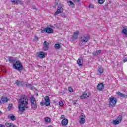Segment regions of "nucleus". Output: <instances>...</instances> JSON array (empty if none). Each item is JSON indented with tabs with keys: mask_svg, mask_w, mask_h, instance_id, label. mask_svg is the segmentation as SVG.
<instances>
[{
	"mask_svg": "<svg viewBox=\"0 0 127 127\" xmlns=\"http://www.w3.org/2000/svg\"><path fill=\"white\" fill-rule=\"evenodd\" d=\"M98 2L100 4H103V3L105 2V0H98Z\"/></svg>",
	"mask_w": 127,
	"mask_h": 127,
	"instance_id": "cd10ccee",
	"label": "nucleus"
},
{
	"mask_svg": "<svg viewBox=\"0 0 127 127\" xmlns=\"http://www.w3.org/2000/svg\"><path fill=\"white\" fill-rule=\"evenodd\" d=\"M41 32H42V33H43L44 32H46V33L50 34V33H53L54 30H53L52 28L50 27H46L41 30Z\"/></svg>",
	"mask_w": 127,
	"mask_h": 127,
	"instance_id": "0eeeda50",
	"label": "nucleus"
},
{
	"mask_svg": "<svg viewBox=\"0 0 127 127\" xmlns=\"http://www.w3.org/2000/svg\"><path fill=\"white\" fill-rule=\"evenodd\" d=\"M48 127H53V126H52V125H50L48 126Z\"/></svg>",
	"mask_w": 127,
	"mask_h": 127,
	"instance_id": "de8ad7c7",
	"label": "nucleus"
},
{
	"mask_svg": "<svg viewBox=\"0 0 127 127\" xmlns=\"http://www.w3.org/2000/svg\"><path fill=\"white\" fill-rule=\"evenodd\" d=\"M61 15L62 17H63L64 18H65V17H66V15L64 13H62Z\"/></svg>",
	"mask_w": 127,
	"mask_h": 127,
	"instance_id": "e433bc0d",
	"label": "nucleus"
},
{
	"mask_svg": "<svg viewBox=\"0 0 127 127\" xmlns=\"http://www.w3.org/2000/svg\"><path fill=\"white\" fill-rule=\"evenodd\" d=\"M67 3L68 4V5L70 6V7H72V8L75 7V4H74V3L72 1L69 0L67 1Z\"/></svg>",
	"mask_w": 127,
	"mask_h": 127,
	"instance_id": "5701e85b",
	"label": "nucleus"
},
{
	"mask_svg": "<svg viewBox=\"0 0 127 127\" xmlns=\"http://www.w3.org/2000/svg\"><path fill=\"white\" fill-rule=\"evenodd\" d=\"M59 105L60 106V107H63L64 103H63V102L62 101H60L59 103Z\"/></svg>",
	"mask_w": 127,
	"mask_h": 127,
	"instance_id": "473e14b6",
	"label": "nucleus"
},
{
	"mask_svg": "<svg viewBox=\"0 0 127 127\" xmlns=\"http://www.w3.org/2000/svg\"><path fill=\"white\" fill-rule=\"evenodd\" d=\"M31 107L33 110H36V109H37L36 100L33 97H31Z\"/></svg>",
	"mask_w": 127,
	"mask_h": 127,
	"instance_id": "39448f33",
	"label": "nucleus"
},
{
	"mask_svg": "<svg viewBox=\"0 0 127 127\" xmlns=\"http://www.w3.org/2000/svg\"><path fill=\"white\" fill-rule=\"evenodd\" d=\"M34 40H35V41H38V38L37 36H35V38L34 39Z\"/></svg>",
	"mask_w": 127,
	"mask_h": 127,
	"instance_id": "a19ab883",
	"label": "nucleus"
},
{
	"mask_svg": "<svg viewBox=\"0 0 127 127\" xmlns=\"http://www.w3.org/2000/svg\"><path fill=\"white\" fill-rule=\"evenodd\" d=\"M5 126L7 127H17L16 126L14 125L13 124L8 123H6Z\"/></svg>",
	"mask_w": 127,
	"mask_h": 127,
	"instance_id": "4be33fe9",
	"label": "nucleus"
},
{
	"mask_svg": "<svg viewBox=\"0 0 127 127\" xmlns=\"http://www.w3.org/2000/svg\"><path fill=\"white\" fill-rule=\"evenodd\" d=\"M28 108L26 106V109H28Z\"/></svg>",
	"mask_w": 127,
	"mask_h": 127,
	"instance_id": "8fccbe9b",
	"label": "nucleus"
},
{
	"mask_svg": "<svg viewBox=\"0 0 127 127\" xmlns=\"http://www.w3.org/2000/svg\"><path fill=\"white\" fill-rule=\"evenodd\" d=\"M0 104H1V101L0 100Z\"/></svg>",
	"mask_w": 127,
	"mask_h": 127,
	"instance_id": "09e8293b",
	"label": "nucleus"
},
{
	"mask_svg": "<svg viewBox=\"0 0 127 127\" xmlns=\"http://www.w3.org/2000/svg\"><path fill=\"white\" fill-rule=\"evenodd\" d=\"M81 0H74V2H80Z\"/></svg>",
	"mask_w": 127,
	"mask_h": 127,
	"instance_id": "37998d69",
	"label": "nucleus"
},
{
	"mask_svg": "<svg viewBox=\"0 0 127 127\" xmlns=\"http://www.w3.org/2000/svg\"><path fill=\"white\" fill-rule=\"evenodd\" d=\"M109 107L110 108H113V107H115V105L117 104V102H118V99L117 98L111 97L109 98Z\"/></svg>",
	"mask_w": 127,
	"mask_h": 127,
	"instance_id": "20e7f679",
	"label": "nucleus"
},
{
	"mask_svg": "<svg viewBox=\"0 0 127 127\" xmlns=\"http://www.w3.org/2000/svg\"><path fill=\"white\" fill-rule=\"evenodd\" d=\"M55 5H57L59 3V0H55Z\"/></svg>",
	"mask_w": 127,
	"mask_h": 127,
	"instance_id": "58836bf2",
	"label": "nucleus"
},
{
	"mask_svg": "<svg viewBox=\"0 0 127 127\" xmlns=\"http://www.w3.org/2000/svg\"><path fill=\"white\" fill-rule=\"evenodd\" d=\"M62 126H67L68 125V120L67 119H64L62 121Z\"/></svg>",
	"mask_w": 127,
	"mask_h": 127,
	"instance_id": "aec40b11",
	"label": "nucleus"
},
{
	"mask_svg": "<svg viewBox=\"0 0 127 127\" xmlns=\"http://www.w3.org/2000/svg\"><path fill=\"white\" fill-rule=\"evenodd\" d=\"M73 105H77V101H76L75 102H74L73 103Z\"/></svg>",
	"mask_w": 127,
	"mask_h": 127,
	"instance_id": "a18cd8bd",
	"label": "nucleus"
},
{
	"mask_svg": "<svg viewBox=\"0 0 127 127\" xmlns=\"http://www.w3.org/2000/svg\"><path fill=\"white\" fill-rule=\"evenodd\" d=\"M79 33H80V32H79V31L74 32L73 35L71 37L72 41H75L76 39H78V36L79 35Z\"/></svg>",
	"mask_w": 127,
	"mask_h": 127,
	"instance_id": "9d476101",
	"label": "nucleus"
},
{
	"mask_svg": "<svg viewBox=\"0 0 127 127\" xmlns=\"http://www.w3.org/2000/svg\"><path fill=\"white\" fill-rule=\"evenodd\" d=\"M90 96H91V92L86 91L85 92H83L82 95L80 96V99H82V100H85V99L89 98Z\"/></svg>",
	"mask_w": 127,
	"mask_h": 127,
	"instance_id": "6e6552de",
	"label": "nucleus"
},
{
	"mask_svg": "<svg viewBox=\"0 0 127 127\" xmlns=\"http://www.w3.org/2000/svg\"><path fill=\"white\" fill-rule=\"evenodd\" d=\"M50 119L48 117L46 118L45 119V122L46 123H50Z\"/></svg>",
	"mask_w": 127,
	"mask_h": 127,
	"instance_id": "2f4dec72",
	"label": "nucleus"
},
{
	"mask_svg": "<svg viewBox=\"0 0 127 127\" xmlns=\"http://www.w3.org/2000/svg\"><path fill=\"white\" fill-rule=\"evenodd\" d=\"M8 61L10 63H12L13 64L14 69H15L18 71L22 70V64H21L19 61L17 60L16 58H14L12 57H10L8 58Z\"/></svg>",
	"mask_w": 127,
	"mask_h": 127,
	"instance_id": "f257e3e1",
	"label": "nucleus"
},
{
	"mask_svg": "<svg viewBox=\"0 0 127 127\" xmlns=\"http://www.w3.org/2000/svg\"><path fill=\"white\" fill-rule=\"evenodd\" d=\"M27 87H30L31 90H32V89H33V86H32V85H31V84L27 85Z\"/></svg>",
	"mask_w": 127,
	"mask_h": 127,
	"instance_id": "c9c22d12",
	"label": "nucleus"
},
{
	"mask_svg": "<svg viewBox=\"0 0 127 127\" xmlns=\"http://www.w3.org/2000/svg\"><path fill=\"white\" fill-rule=\"evenodd\" d=\"M48 48H49L48 46H44L43 48V50H44V51H47Z\"/></svg>",
	"mask_w": 127,
	"mask_h": 127,
	"instance_id": "7c9ffc66",
	"label": "nucleus"
},
{
	"mask_svg": "<svg viewBox=\"0 0 127 127\" xmlns=\"http://www.w3.org/2000/svg\"><path fill=\"white\" fill-rule=\"evenodd\" d=\"M63 4L59 3L57 11L55 12V15H58L60 13L63 12Z\"/></svg>",
	"mask_w": 127,
	"mask_h": 127,
	"instance_id": "423d86ee",
	"label": "nucleus"
},
{
	"mask_svg": "<svg viewBox=\"0 0 127 127\" xmlns=\"http://www.w3.org/2000/svg\"><path fill=\"white\" fill-rule=\"evenodd\" d=\"M37 57L40 59H43L45 58V54L43 52H39L37 53Z\"/></svg>",
	"mask_w": 127,
	"mask_h": 127,
	"instance_id": "f8f14e48",
	"label": "nucleus"
},
{
	"mask_svg": "<svg viewBox=\"0 0 127 127\" xmlns=\"http://www.w3.org/2000/svg\"><path fill=\"white\" fill-rule=\"evenodd\" d=\"M89 41V37L84 35L79 38V45L83 46Z\"/></svg>",
	"mask_w": 127,
	"mask_h": 127,
	"instance_id": "7ed1b4c3",
	"label": "nucleus"
},
{
	"mask_svg": "<svg viewBox=\"0 0 127 127\" xmlns=\"http://www.w3.org/2000/svg\"><path fill=\"white\" fill-rule=\"evenodd\" d=\"M89 8H94V5L92 4H89Z\"/></svg>",
	"mask_w": 127,
	"mask_h": 127,
	"instance_id": "4c0bfd02",
	"label": "nucleus"
},
{
	"mask_svg": "<svg viewBox=\"0 0 127 127\" xmlns=\"http://www.w3.org/2000/svg\"><path fill=\"white\" fill-rule=\"evenodd\" d=\"M117 94L118 96H119L121 98H123V99H127V95L124 93H122L120 92H117Z\"/></svg>",
	"mask_w": 127,
	"mask_h": 127,
	"instance_id": "dca6fc26",
	"label": "nucleus"
},
{
	"mask_svg": "<svg viewBox=\"0 0 127 127\" xmlns=\"http://www.w3.org/2000/svg\"><path fill=\"white\" fill-rule=\"evenodd\" d=\"M40 104L41 105L42 107H43V106H44V105H45V102H41Z\"/></svg>",
	"mask_w": 127,
	"mask_h": 127,
	"instance_id": "ea45409f",
	"label": "nucleus"
},
{
	"mask_svg": "<svg viewBox=\"0 0 127 127\" xmlns=\"http://www.w3.org/2000/svg\"><path fill=\"white\" fill-rule=\"evenodd\" d=\"M11 108H12V104H9L7 108L8 111H10V110H11Z\"/></svg>",
	"mask_w": 127,
	"mask_h": 127,
	"instance_id": "c85d7f7f",
	"label": "nucleus"
},
{
	"mask_svg": "<svg viewBox=\"0 0 127 127\" xmlns=\"http://www.w3.org/2000/svg\"><path fill=\"white\" fill-rule=\"evenodd\" d=\"M44 100L45 101V104L46 107H49V106H50V98H49V96H46L44 98Z\"/></svg>",
	"mask_w": 127,
	"mask_h": 127,
	"instance_id": "ddd939ff",
	"label": "nucleus"
},
{
	"mask_svg": "<svg viewBox=\"0 0 127 127\" xmlns=\"http://www.w3.org/2000/svg\"><path fill=\"white\" fill-rule=\"evenodd\" d=\"M11 2L14 4H22L23 3V1L21 0H11Z\"/></svg>",
	"mask_w": 127,
	"mask_h": 127,
	"instance_id": "4468645a",
	"label": "nucleus"
},
{
	"mask_svg": "<svg viewBox=\"0 0 127 127\" xmlns=\"http://www.w3.org/2000/svg\"><path fill=\"white\" fill-rule=\"evenodd\" d=\"M10 119L11 120V121H15V120H16V118L14 116H10Z\"/></svg>",
	"mask_w": 127,
	"mask_h": 127,
	"instance_id": "c756f323",
	"label": "nucleus"
},
{
	"mask_svg": "<svg viewBox=\"0 0 127 127\" xmlns=\"http://www.w3.org/2000/svg\"><path fill=\"white\" fill-rule=\"evenodd\" d=\"M16 85L17 86H23V81H19V80H16L15 82Z\"/></svg>",
	"mask_w": 127,
	"mask_h": 127,
	"instance_id": "412c9836",
	"label": "nucleus"
},
{
	"mask_svg": "<svg viewBox=\"0 0 127 127\" xmlns=\"http://www.w3.org/2000/svg\"><path fill=\"white\" fill-rule=\"evenodd\" d=\"M68 91L70 93H72V92H73V88L72 87H71V86H69L68 87Z\"/></svg>",
	"mask_w": 127,
	"mask_h": 127,
	"instance_id": "f704fd0d",
	"label": "nucleus"
},
{
	"mask_svg": "<svg viewBox=\"0 0 127 127\" xmlns=\"http://www.w3.org/2000/svg\"><path fill=\"white\" fill-rule=\"evenodd\" d=\"M104 87H105V85H104L103 83H99L97 85V89L98 91H102Z\"/></svg>",
	"mask_w": 127,
	"mask_h": 127,
	"instance_id": "2eb2a0df",
	"label": "nucleus"
},
{
	"mask_svg": "<svg viewBox=\"0 0 127 127\" xmlns=\"http://www.w3.org/2000/svg\"><path fill=\"white\" fill-rule=\"evenodd\" d=\"M61 119V120H64V119H65V115H62Z\"/></svg>",
	"mask_w": 127,
	"mask_h": 127,
	"instance_id": "79ce46f5",
	"label": "nucleus"
},
{
	"mask_svg": "<svg viewBox=\"0 0 127 127\" xmlns=\"http://www.w3.org/2000/svg\"><path fill=\"white\" fill-rule=\"evenodd\" d=\"M123 61H124V62H127V58H125V59L123 60Z\"/></svg>",
	"mask_w": 127,
	"mask_h": 127,
	"instance_id": "c03bdc74",
	"label": "nucleus"
},
{
	"mask_svg": "<svg viewBox=\"0 0 127 127\" xmlns=\"http://www.w3.org/2000/svg\"><path fill=\"white\" fill-rule=\"evenodd\" d=\"M26 108V105H22L20 104L18 105L19 111V112H20L21 114H22V113H24Z\"/></svg>",
	"mask_w": 127,
	"mask_h": 127,
	"instance_id": "9b49d317",
	"label": "nucleus"
},
{
	"mask_svg": "<svg viewBox=\"0 0 127 127\" xmlns=\"http://www.w3.org/2000/svg\"><path fill=\"white\" fill-rule=\"evenodd\" d=\"M55 48L56 49H57V50L60 49V44H56L55 45Z\"/></svg>",
	"mask_w": 127,
	"mask_h": 127,
	"instance_id": "a878e982",
	"label": "nucleus"
},
{
	"mask_svg": "<svg viewBox=\"0 0 127 127\" xmlns=\"http://www.w3.org/2000/svg\"><path fill=\"white\" fill-rule=\"evenodd\" d=\"M73 0V2H74V1L75 0Z\"/></svg>",
	"mask_w": 127,
	"mask_h": 127,
	"instance_id": "603ef678",
	"label": "nucleus"
},
{
	"mask_svg": "<svg viewBox=\"0 0 127 127\" xmlns=\"http://www.w3.org/2000/svg\"><path fill=\"white\" fill-rule=\"evenodd\" d=\"M77 64L79 66H83V58L82 57H80L77 60Z\"/></svg>",
	"mask_w": 127,
	"mask_h": 127,
	"instance_id": "a211bd4d",
	"label": "nucleus"
},
{
	"mask_svg": "<svg viewBox=\"0 0 127 127\" xmlns=\"http://www.w3.org/2000/svg\"><path fill=\"white\" fill-rule=\"evenodd\" d=\"M0 127H5V126H3V125H1V124H0Z\"/></svg>",
	"mask_w": 127,
	"mask_h": 127,
	"instance_id": "49530a36",
	"label": "nucleus"
},
{
	"mask_svg": "<svg viewBox=\"0 0 127 127\" xmlns=\"http://www.w3.org/2000/svg\"><path fill=\"white\" fill-rule=\"evenodd\" d=\"M0 114H1V112L0 111Z\"/></svg>",
	"mask_w": 127,
	"mask_h": 127,
	"instance_id": "3c124183",
	"label": "nucleus"
},
{
	"mask_svg": "<svg viewBox=\"0 0 127 127\" xmlns=\"http://www.w3.org/2000/svg\"><path fill=\"white\" fill-rule=\"evenodd\" d=\"M85 116L81 115V118L80 119L79 123L80 125H83L85 124Z\"/></svg>",
	"mask_w": 127,
	"mask_h": 127,
	"instance_id": "6ab92c4d",
	"label": "nucleus"
},
{
	"mask_svg": "<svg viewBox=\"0 0 127 127\" xmlns=\"http://www.w3.org/2000/svg\"><path fill=\"white\" fill-rule=\"evenodd\" d=\"M49 45V43L46 41L44 42V46H48Z\"/></svg>",
	"mask_w": 127,
	"mask_h": 127,
	"instance_id": "72a5a7b5",
	"label": "nucleus"
},
{
	"mask_svg": "<svg viewBox=\"0 0 127 127\" xmlns=\"http://www.w3.org/2000/svg\"><path fill=\"white\" fill-rule=\"evenodd\" d=\"M1 101L3 104H4L8 102V99L7 98V97L4 96H2L1 98Z\"/></svg>",
	"mask_w": 127,
	"mask_h": 127,
	"instance_id": "f3484780",
	"label": "nucleus"
},
{
	"mask_svg": "<svg viewBox=\"0 0 127 127\" xmlns=\"http://www.w3.org/2000/svg\"><path fill=\"white\" fill-rule=\"evenodd\" d=\"M122 32L123 34H125V35H126V36H127V28H124L123 31H122Z\"/></svg>",
	"mask_w": 127,
	"mask_h": 127,
	"instance_id": "bb28decb",
	"label": "nucleus"
},
{
	"mask_svg": "<svg viewBox=\"0 0 127 127\" xmlns=\"http://www.w3.org/2000/svg\"><path fill=\"white\" fill-rule=\"evenodd\" d=\"M101 53V50H97L96 52H94L92 54L93 55H95V56H98L99 54Z\"/></svg>",
	"mask_w": 127,
	"mask_h": 127,
	"instance_id": "393cba45",
	"label": "nucleus"
},
{
	"mask_svg": "<svg viewBox=\"0 0 127 127\" xmlns=\"http://www.w3.org/2000/svg\"><path fill=\"white\" fill-rule=\"evenodd\" d=\"M19 105L27 106L28 105V100L26 99V96L25 95H22L19 99Z\"/></svg>",
	"mask_w": 127,
	"mask_h": 127,
	"instance_id": "f03ea898",
	"label": "nucleus"
},
{
	"mask_svg": "<svg viewBox=\"0 0 127 127\" xmlns=\"http://www.w3.org/2000/svg\"><path fill=\"white\" fill-rule=\"evenodd\" d=\"M98 73H99L100 74H103V73H104V68L102 67H98Z\"/></svg>",
	"mask_w": 127,
	"mask_h": 127,
	"instance_id": "b1692460",
	"label": "nucleus"
},
{
	"mask_svg": "<svg viewBox=\"0 0 127 127\" xmlns=\"http://www.w3.org/2000/svg\"><path fill=\"white\" fill-rule=\"evenodd\" d=\"M122 120H123V117H122V116H119L116 120L113 121V125H119V124H120V123L122 122Z\"/></svg>",
	"mask_w": 127,
	"mask_h": 127,
	"instance_id": "1a4fd4ad",
	"label": "nucleus"
}]
</instances>
